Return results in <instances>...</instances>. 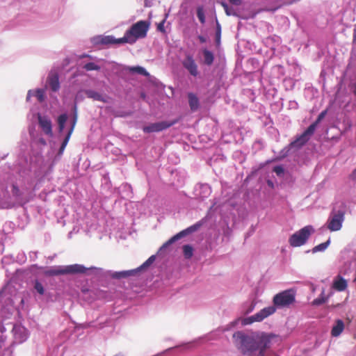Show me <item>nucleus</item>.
Segmentation results:
<instances>
[{"label": "nucleus", "instance_id": "nucleus-41", "mask_svg": "<svg viewBox=\"0 0 356 356\" xmlns=\"http://www.w3.org/2000/svg\"><path fill=\"white\" fill-rule=\"evenodd\" d=\"M31 90H29V92H28L27 97H26L27 100H29V98H30V97H31Z\"/></svg>", "mask_w": 356, "mask_h": 356}, {"label": "nucleus", "instance_id": "nucleus-2", "mask_svg": "<svg viewBox=\"0 0 356 356\" xmlns=\"http://www.w3.org/2000/svg\"><path fill=\"white\" fill-rule=\"evenodd\" d=\"M296 300V292L293 289L283 291L276 294L273 299V306L265 307L257 314L245 318L242 320L243 325H250L254 322H261L264 318L273 314L276 311V307H287L292 305Z\"/></svg>", "mask_w": 356, "mask_h": 356}, {"label": "nucleus", "instance_id": "nucleus-20", "mask_svg": "<svg viewBox=\"0 0 356 356\" xmlns=\"http://www.w3.org/2000/svg\"><path fill=\"white\" fill-rule=\"evenodd\" d=\"M204 62L207 65H211L213 63L214 56L211 51L204 49L203 50Z\"/></svg>", "mask_w": 356, "mask_h": 356}, {"label": "nucleus", "instance_id": "nucleus-16", "mask_svg": "<svg viewBox=\"0 0 356 356\" xmlns=\"http://www.w3.org/2000/svg\"><path fill=\"white\" fill-rule=\"evenodd\" d=\"M76 116H74V120H73V122H72V127L70 129V130L69 131L68 134H67V136H65V139L63 140L62 144H61V146L59 149V154H63L69 140H70V138L71 136V134L74 130V126L76 124Z\"/></svg>", "mask_w": 356, "mask_h": 356}, {"label": "nucleus", "instance_id": "nucleus-12", "mask_svg": "<svg viewBox=\"0 0 356 356\" xmlns=\"http://www.w3.org/2000/svg\"><path fill=\"white\" fill-rule=\"evenodd\" d=\"M38 122L43 131L47 135H51V122L47 117L38 116Z\"/></svg>", "mask_w": 356, "mask_h": 356}, {"label": "nucleus", "instance_id": "nucleus-37", "mask_svg": "<svg viewBox=\"0 0 356 356\" xmlns=\"http://www.w3.org/2000/svg\"><path fill=\"white\" fill-rule=\"evenodd\" d=\"M229 1L231 3L236 5V6H239L241 4V0H229Z\"/></svg>", "mask_w": 356, "mask_h": 356}, {"label": "nucleus", "instance_id": "nucleus-8", "mask_svg": "<svg viewBox=\"0 0 356 356\" xmlns=\"http://www.w3.org/2000/svg\"><path fill=\"white\" fill-rule=\"evenodd\" d=\"M200 226V224H195L188 229L183 230L178 234H175L172 237H171L168 241H167L161 247V250L165 249L168 246L172 244L177 240L181 238L182 237L186 236L188 233L195 231L197 228H199Z\"/></svg>", "mask_w": 356, "mask_h": 356}, {"label": "nucleus", "instance_id": "nucleus-11", "mask_svg": "<svg viewBox=\"0 0 356 356\" xmlns=\"http://www.w3.org/2000/svg\"><path fill=\"white\" fill-rule=\"evenodd\" d=\"M47 82L53 92H57L59 90V76L57 72H50L48 75Z\"/></svg>", "mask_w": 356, "mask_h": 356}, {"label": "nucleus", "instance_id": "nucleus-35", "mask_svg": "<svg viewBox=\"0 0 356 356\" xmlns=\"http://www.w3.org/2000/svg\"><path fill=\"white\" fill-rule=\"evenodd\" d=\"M13 193L14 195L18 196L19 195V189L17 186L13 185Z\"/></svg>", "mask_w": 356, "mask_h": 356}, {"label": "nucleus", "instance_id": "nucleus-5", "mask_svg": "<svg viewBox=\"0 0 356 356\" xmlns=\"http://www.w3.org/2000/svg\"><path fill=\"white\" fill-rule=\"evenodd\" d=\"M86 271V268L80 264H72L65 267L49 269L46 272V274L50 276H54L65 274L84 273Z\"/></svg>", "mask_w": 356, "mask_h": 356}, {"label": "nucleus", "instance_id": "nucleus-28", "mask_svg": "<svg viewBox=\"0 0 356 356\" xmlns=\"http://www.w3.org/2000/svg\"><path fill=\"white\" fill-rule=\"evenodd\" d=\"M134 270L119 272V273H116V274L114 277L116 278L127 277L130 275H132L134 274Z\"/></svg>", "mask_w": 356, "mask_h": 356}, {"label": "nucleus", "instance_id": "nucleus-38", "mask_svg": "<svg viewBox=\"0 0 356 356\" xmlns=\"http://www.w3.org/2000/svg\"><path fill=\"white\" fill-rule=\"evenodd\" d=\"M198 39L200 41V42L204 43L206 42V38L202 35H199Z\"/></svg>", "mask_w": 356, "mask_h": 356}, {"label": "nucleus", "instance_id": "nucleus-29", "mask_svg": "<svg viewBox=\"0 0 356 356\" xmlns=\"http://www.w3.org/2000/svg\"><path fill=\"white\" fill-rule=\"evenodd\" d=\"M35 96L40 102H42L44 100V91L42 89H38L35 92Z\"/></svg>", "mask_w": 356, "mask_h": 356}, {"label": "nucleus", "instance_id": "nucleus-40", "mask_svg": "<svg viewBox=\"0 0 356 356\" xmlns=\"http://www.w3.org/2000/svg\"><path fill=\"white\" fill-rule=\"evenodd\" d=\"M352 176L354 178H356V168H355V170L353 172Z\"/></svg>", "mask_w": 356, "mask_h": 356}, {"label": "nucleus", "instance_id": "nucleus-25", "mask_svg": "<svg viewBox=\"0 0 356 356\" xmlns=\"http://www.w3.org/2000/svg\"><path fill=\"white\" fill-rule=\"evenodd\" d=\"M83 68L86 70V71H92V70H100V67L97 65H96L95 63H86L84 66H83Z\"/></svg>", "mask_w": 356, "mask_h": 356}, {"label": "nucleus", "instance_id": "nucleus-27", "mask_svg": "<svg viewBox=\"0 0 356 356\" xmlns=\"http://www.w3.org/2000/svg\"><path fill=\"white\" fill-rule=\"evenodd\" d=\"M329 243H330V241L328 240L327 241H326L325 243H322L315 246L313 248V252H318V251H323V250H325L327 248Z\"/></svg>", "mask_w": 356, "mask_h": 356}, {"label": "nucleus", "instance_id": "nucleus-26", "mask_svg": "<svg viewBox=\"0 0 356 356\" xmlns=\"http://www.w3.org/2000/svg\"><path fill=\"white\" fill-rule=\"evenodd\" d=\"M220 4L223 7L227 15L230 16L236 15L234 9L232 8H229L225 2H221Z\"/></svg>", "mask_w": 356, "mask_h": 356}, {"label": "nucleus", "instance_id": "nucleus-15", "mask_svg": "<svg viewBox=\"0 0 356 356\" xmlns=\"http://www.w3.org/2000/svg\"><path fill=\"white\" fill-rule=\"evenodd\" d=\"M188 97L189 106L191 111H197L200 106L199 99L197 98V97L195 94L190 92L188 94Z\"/></svg>", "mask_w": 356, "mask_h": 356}, {"label": "nucleus", "instance_id": "nucleus-32", "mask_svg": "<svg viewBox=\"0 0 356 356\" xmlns=\"http://www.w3.org/2000/svg\"><path fill=\"white\" fill-rule=\"evenodd\" d=\"M155 260V256L152 255L151 256L142 266V268L149 266L150 264H152L154 261Z\"/></svg>", "mask_w": 356, "mask_h": 356}, {"label": "nucleus", "instance_id": "nucleus-23", "mask_svg": "<svg viewBox=\"0 0 356 356\" xmlns=\"http://www.w3.org/2000/svg\"><path fill=\"white\" fill-rule=\"evenodd\" d=\"M67 116L66 114H62L60 115L58 118V128L59 131H62L65 127V124L67 121Z\"/></svg>", "mask_w": 356, "mask_h": 356}, {"label": "nucleus", "instance_id": "nucleus-10", "mask_svg": "<svg viewBox=\"0 0 356 356\" xmlns=\"http://www.w3.org/2000/svg\"><path fill=\"white\" fill-rule=\"evenodd\" d=\"M182 65L192 76H196L198 74L197 65L191 55L186 56L182 61Z\"/></svg>", "mask_w": 356, "mask_h": 356}, {"label": "nucleus", "instance_id": "nucleus-39", "mask_svg": "<svg viewBox=\"0 0 356 356\" xmlns=\"http://www.w3.org/2000/svg\"><path fill=\"white\" fill-rule=\"evenodd\" d=\"M353 42H356V29H354L353 32Z\"/></svg>", "mask_w": 356, "mask_h": 356}, {"label": "nucleus", "instance_id": "nucleus-18", "mask_svg": "<svg viewBox=\"0 0 356 356\" xmlns=\"http://www.w3.org/2000/svg\"><path fill=\"white\" fill-rule=\"evenodd\" d=\"M122 38L115 39L113 35H107L102 39V43L104 44L127 43V42H122Z\"/></svg>", "mask_w": 356, "mask_h": 356}, {"label": "nucleus", "instance_id": "nucleus-19", "mask_svg": "<svg viewBox=\"0 0 356 356\" xmlns=\"http://www.w3.org/2000/svg\"><path fill=\"white\" fill-rule=\"evenodd\" d=\"M331 294L332 293H330V295L326 296L325 295V291L323 290V291L320 294L319 297L316 298V299H314L312 302V305H314V306H318V305H321L325 303L327 301V300L330 298V296H331Z\"/></svg>", "mask_w": 356, "mask_h": 356}, {"label": "nucleus", "instance_id": "nucleus-6", "mask_svg": "<svg viewBox=\"0 0 356 356\" xmlns=\"http://www.w3.org/2000/svg\"><path fill=\"white\" fill-rule=\"evenodd\" d=\"M320 122L321 120L317 118L314 122L311 124L307 129L296 138V140L291 143L290 145L294 147L303 146L309 140L310 136L314 134L316 127Z\"/></svg>", "mask_w": 356, "mask_h": 356}, {"label": "nucleus", "instance_id": "nucleus-24", "mask_svg": "<svg viewBox=\"0 0 356 356\" xmlns=\"http://www.w3.org/2000/svg\"><path fill=\"white\" fill-rule=\"evenodd\" d=\"M197 16L201 24H204L205 23V15L202 6H199L197 8Z\"/></svg>", "mask_w": 356, "mask_h": 356}, {"label": "nucleus", "instance_id": "nucleus-4", "mask_svg": "<svg viewBox=\"0 0 356 356\" xmlns=\"http://www.w3.org/2000/svg\"><path fill=\"white\" fill-rule=\"evenodd\" d=\"M314 231L311 225L304 227L291 235L289 240V244L292 247H299L304 245Z\"/></svg>", "mask_w": 356, "mask_h": 356}, {"label": "nucleus", "instance_id": "nucleus-31", "mask_svg": "<svg viewBox=\"0 0 356 356\" xmlns=\"http://www.w3.org/2000/svg\"><path fill=\"white\" fill-rule=\"evenodd\" d=\"M273 172H275L277 176H282L284 170L282 166L277 165L273 168Z\"/></svg>", "mask_w": 356, "mask_h": 356}, {"label": "nucleus", "instance_id": "nucleus-9", "mask_svg": "<svg viewBox=\"0 0 356 356\" xmlns=\"http://www.w3.org/2000/svg\"><path fill=\"white\" fill-rule=\"evenodd\" d=\"M174 123L167 121L155 122L144 127L143 130L145 133L159 132L170 127Z\"/></svg>", "mask_w": 356, "mask_h": 356}, {"label": "nucleus", "instance_id": "nucleus-30", "mask_svg": "<svg viewBox=\"0 0 356 356\" xmlns=\"http://www.w3.org/2000/svg\"><path fill=\"white\" fill-rule=\"evenodd\" d=\"M34 288L37 291V292L38 293H40V295L44 294V287H43L42 284L38 280H36L35 282Z\"/></svg>", "mask_w": 356, "mask_h": 356}, {"label": "nucleus", "instance_id": "nucleus-14", "mask_svg": "<svg viewBox=\"0 0 356 356\" xmlns=\"http://www.w3.org/2000/svg\"><path fill=\"white\" fill-rule=\"evenodd\" d=\"M344 330V323L342 320L336 321V324L332 327L331 334L332 337H339Z\"/></svg>", "mask_w": 356, "mask_h": 356}, {"label": "nucleus", "instance_id": "nucleus-17", "mask_svg": "<svg viewBox=\"0 0 356 356\" xmlns=\"http://www.w3.org/2000/svg\"><path fill=\"white\" fill-rule=\"evenodd\" d=\"M86 94L88 97L91 98L94 100H97V101H99V102H106V99L100 93H99L95 90H86Z\"/></svg>", "mask_w": 356, "mask_h": 356}, {"label": "nucleus", "instance_id": "nucleus-13", "mask_svg": "<svg viewBox=\"0 0 356 356\" xmlns=\"http://www.w3.org/2000/svg\"><path fill=\"white\" fill-rule=\"evenodd\" d=\"M347 287V281L341 275H337L333 281L332 288L338 291H343Z\"/></svg>", "mask_w": 356, "mask_h": 356}, {"label": "nucleus", "instance_id": "nucleus-7", "mask_svg": "<svg viewBox=\"0 0 356 356\" xmlns=\"http://www.w3.org/2000/svg\"><path fill=\"white\" fill-rule=\"evenodd\" d=\"M344 210H339L336 213L332 212L328 221L327 228L332 232L339 230L344 220Z\"/></svg>", "mask_w": 356, "mask_h": 356}, {"label": "nucleus", "instance_id": "nucleus-34", "mask_svg": "<svg viewBox=\"0 0 356 356\" xmlns=\"http://www.w3.org/2000/svg\"><path fill=\"white\" fill-rule=\"evenodd\" d=\"M220 32H221L220 25L219 24L218 22H217L216 38H217L218 40H220Z\"/></svg>", "mask_w": 356, "mask_h": 356}, {"label": "nucleus", "instance_id": "nucleus-33", "mask_svg": "<svg viewBox=\"0 0 356 356\" xmlns=\"http://www.w3.org/2000/svg\"><path fill=\"white\" fill-rule=\"evenodd\" d=\"M164 23H165V20H163L157 26V30L162 33H165V28H164Z\"/></svg>", "mask_w": 356, "mask_h": 356}, {"label": "nucleus", "instance_id": "nucleus-1", "mask_svg": "<svg viewBox=\"0 0 356 356\" xmlns=\"http://www.w3.org/2000/svg\"><path fill=\"white\" fill-rule=\"evenodd\" d=\"M276 337L273 333L252 332L247 334L237 331L233 334L234 343L243 355L252 356L258 351L257 356H266V350L270 347L272 340Z\"/></svg>", "mask_w": 356, "mask_h": 356}, {"label": "nucleus", "instance_id": "nucleus-42", "mask_svg": "<svg viewBox=\"0 0 356 356\" xmlns=\"http://www.w3.org/2000/svg\"><path fill=\"white\" fill-rule=\"evenodd\" d=\"M276 9H277V8H273V9H272L271 10H272V11H275Z\"/></svg>", "mask_w": 356, "mask_h": 356}, {"label": "nucleus", "instance_id": "nucleus-22", "mask_svg": "<svg viewBox=\"0 0 356 356\" xmlns=\"http://www.w3.org/2000/svg\"><path fill=\"white\" fill-rule=\"evenodd\" d=\"M183 253L186 259H191L193 254V248L190 245H184L183 246Z\"/></svg>", "mask_w": 356, "mask_h": 356}, {"label": "nucleus", "instance_id": "nucleus-21", "mask_svg": "<svg viewBox=\"0 0 356 356\" xmlns=\"http://www.w3.org/2000/svg\"><path fill=\"white\" fill-rule=\"evenodd\" d=\"M129 71L130 72L137 73L145 76H149V73L145 70V69L140 66L131 67L129 68Z\"/></svg>", "mask_w": 356, "mask_h": 356}, {"label": "nucleus", "instance_id": "nucleus-3", "mask_svg": "<svg viewBox=\"0 0 356 356\" xmlns=\"http://www.w3.org/2000/svg\"><path fill=\"white\" fill-rule=\"evenodd\" d=\"M149 26L150 22L148 21L140 20L137 22L126 31L121 40L127 42V43H134L137 39L146 37Z\"/></svg>", "mask_w": 356, "mask_h": 356}, {"label": "nucleus", "instance_id": "nucleus-36", "mask_svg": "<svg viewBox=\"0 0 356 356\" xmlns=\"http://www.w3.org/2000/svg\"><path fill=\"white\" fill-rule=\"evenodd\" d=\"M327 114V111H322L318 116V119H319L321 121L325 118V116Z\"/></svg>", "mask_w": 356, "mask_h": 356}]
</instances>
